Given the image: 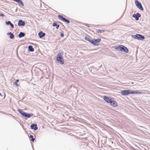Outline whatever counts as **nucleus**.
<instances>
[{
  "label": "nucleus",
  "mask_w": 150,
  "mask_h": 150,
  "mask_svg": "<svg viewBox=\"0 0 150 150\" xmlns=\"http://www.w3.org/2000/svg\"><path fill=\"white\" fill-rule=\"evenodd\" d=\"M63 54V52L62 51L61 52H59L57 54L56 58L57 61L58 62H59L61 64H64V62L62 57Z\"/></svg>",
  "instance_id": "nucleus-1"
},
{
  "label": "nucleus",
  "mask_w": 150,
  "mask_h": 150,
  "mask_svg": "<svg viewBox=\"0 0 150 150\" xmlns=\"http://www.w3.org/2000/svg\"><path fill=\"white\" fill-rule=\"evenodd\" d=\"M121 94L122 95H127L129 94H141V92H139L138 91H132L129 90H126L122 91L121 92Z\"/></svg>",
  "instance_id": "nucleus-2"
},
{
  "label": "nucleus",
  "mask_w": 150,
  "mask_h": 150,
  "mask_svg": "<svg viewBox=\"0 0 150 150\" xmlns=\"http://www.w3.org/2000/svg\"><path fill=\"white\" fill-rule=\"evenodd\" d=\"M103 99L108 103H115L114 99L112 98L108 97L105 96L103 97Z\"/></svg>",
  "instance_id": "nucleus-3"
},
{
  "label": "nucleus",
  "mask_w": 150,
  "mask_h": 150,
  "mask_svg": "<svg viewBox=\"0 0 150 150\" xmlns=\"http://www.w3.org/2000/svg\"><path fill=\"white\" fill-rule=\"evenodd\" d=\"M135 39H137L139 40H143L145 39L144 37L140 34H137L135 35H134L132 36Z\"/></svg>",
  "instance_id": "nucleus-4"
},
{
  "label": "nucleus",
  "mask_w": 150,
  "mask_h": 150,
  "mask_svg": "<svg viewBox=\"0 0 150 150\" xmlns=\"http://www.w3.org/2000/svg\"><path fill=\"white\" fill-rule=\"evenodd\" d=\"M101 40V39L100 38H98L97 39H94V40H92L91 43L95 45L98 46L99 45V43Z\"/></svg>",
  "instance_id": "nucleus-5"
},
{
  "label": "nucleus",
  "mask_w": 150,
  "mask_h": 150,
  "mask_svg": "<svg viewBox=\"0 0 150 150\" xmlns=\"http://www.w3.org/2000/svg\"><path fill=\"white\" fill-rule=\"evenodd\" d=\"M135 3L137 7L140 10L142 11H143V8L141 4L139 3L138 1L135 0Z\"/></svg>",
  "instance_id": "nucleus-6"
},
{
  "label": "nucleus",
  "mask_w": 150,
  "mask_h": 150,
  "mask_svg": "<svg viewBox=\"0 0 150 150\" xmlns=\"http://www.w3.org/2000/svg\"><path fill=\"white\" fill-rule=\"evenodd\" d=\"M58 17L59 19L60 20L62 21L68 23H70V21L68 20L65 19V18H64V17H63L59 15L58 16Z\"/></svg>",
  "instance_id": "nucleus-7"
},
{
  "label": "nucleus",
  "mask_w": 150,
  "mask_h": 150,
  "mask_svg": "<svg viewBox=\"0 0 150 150\" xmlns=\"http://www.w3.org/2000/svg\"><path fill=\"white\" fill-rule=\"evenodd\" d=\"M30 127L31 129H34L35 130H37L38 129V127L36 124H33Z\"/></svg>",
  "instance_id": "nucleus-8"
},
{
  "label": "nucleus",
  "mask_w": 150,
  "mask_h": 150,
  "mask_svg": "<svg viewBox=\"0 0 150 150\" xmlns=\"http://www.w3.org/2000/svg\"><path fill=\"white\" fill-rule=\"evenodd\" d=\"M25 23L24 21H23L22 20H19L18 21V25L19 26H23L25 25Z\"/></svg>",
  "instance_id": "nucleus-9"
},
{
  "label": "nucleus",
  "mask_w": 150,
  "mask_h": 150,
  "mask_svg": "<svg viewBox=\"0 0 150 150\" xmlns=\"http://www.w3.org/2000/svg\"><path fill=\"white\" fill-rule=\"evenodd\" d=\"M45 35V33H43L42 31H40L38 33V35L40 38H42Z\"/></svg>",
  "instance_id": "nucleus-10"
},
{
  "label": "nucleus",
  "mask_w": 150,
  "mask_h": 150,
  "mask_svg": "<svg viewBox=\"0 0 150 150\" xmlns=\"http://www.w3.org/2000/svg\"><path fill=\"white\" fill-rule=\"evenodd\" d=\"M90 37L89 36H86L85 37V40L87 41H88L90 43H91L92 40L90 38Z\"/></svg>",
  "instance_id": "nucleus-11"
},
{
  "label": "nucleus",
  "mask_w": 150,
  "mask_h": 150,
  "mask_svg": "<svg viewBox=\"0 0 150 150\" xmlns=\"http://www.w3.org/2000/svg\"><path fill=\"white\" fill-rule=\"evenodd\" d=\"M33 115L32 114L26 113H25V114L24 115V116L27 117H30Z\"/></svg>",
  "instance_id": "nucleus-12"
},
{
  "label": "nucleus",
  "mask_w": 150,
  "mask_h": 150,
  "mask_svg": "<svg viewBox=\"0 0 150 150\" xmlns=\"http://www.w3.org/2000/svg\"><path fill=\"white\" fill-rule=\"evenodd\" d=\"M124 46L122 45H119L117 48L119 49L120 51H122L123 50V49H124Z\"/></svg>",
  "instance_id": "nucleus-13"
},
{
  "label": "nucleus",
  "mask_w": 150,
  "mask_h": 150,
  "mask_svg": "<svg viewBox=\"0 0 150 150\" xmlns=\"http://www.w3.org/2000/svg\"><path fill=\"white\" fill-rule=\"evenodd\" d=\"M96 33H103L105 31L104 30H101L100 29H96Z\"/></svg>",
  "instance_id": "nucleus-14"
},
{
  "label": "nucleus",
  "mask_w": 150,
  "mask_h": 150,
  "mask_svg": "<svg viewBox=\"0 0 150 150\" xmlns=\"http://www.w3.org/2000/svg\"><path fill=\"white\" fill-rule=\"evenodd\" d=\"M18 112L22 115L23 116H24V115L25 114V112H24L21 109H18Z\"/></svg>",
  "instance_id": "nucleus-15"
},
{
  "label": "nucleus",
  "mask_w": 150,
  "mask_h": 150,
  "mask_svg": "<svg viewBox=\"0 0 150 150\" xmlns=\"http://www.w3.org/2000/svg\"><path fill=\"white\" fill-rule=\"evenodd\" d=\"M25 35L24 33L22 32H20L18 35V37L19 38H21L24 37Z\"/></svg>",
  "instance_id": "nucleus-16"
},
{
  "label": "nucleus",
  "mask_w": 150,
  "mask_h": 150,
  "mask_svg": "<svg viewBox=\"0 0 150 150\" xmlns=\"http://www.w3.org/2000/svg\"><path fill=\"white\" fill-rule=\"evenodd\" d=\"M29 50L31 52H33L34 50V49L33 48V47L31 45H29L28 47Z\"/></svg>",
  "instance_id": "nucleus-17"
},
{
  "label": "nucleus",
  "mask_w": 150,
  "mask_h": 150,
  "mask_svg": "<svg viewBox=\"0 0 150 150\" xmlns=\"http://www.w3.org/2000/svg\"><path fill=\"white\" fill-rule=\"evenodd\" d=\"M8 34L10 35V38L11 39H13L14 38V35L11 32L8 33Z\"/></svg>",
  "instance_id": "nucleus-18"
},
{
  "label": "nucleus",
  "mask_w": 150,
  "mask_h": 150,
  "mask_svg": "<svg viewBox=\"0 0 150 150\" xmlns=\"http://www.w3.org/2000/svg\"><path fill=\"white\" fill-rule=\"evenodd\" d=\"M53 26L54 27H56L57 29H58L59 27V25H57L56 23H53Z\"/></svg>",
  "instance_id": "nucleus-19"
},
{
  "label": "nucleus",
  "mask_w": 150,
  "mask_h": 150,
  "mask_svg": "<svg viewBox=\"0 0 150 150\" xmlns=\"http://www.w3.org/2000/svg\"><path fill=\"white\" fill-rule=\"evenodd\" d=\"M123 50L126 53H127L128 52V49L125 46H124V49Z\"/></svg>",
  "instance_id": "nucleus-20"
},
{
  "label": "nucleus",
  "mask_w": 150,
  "mask_h": 150,
  "mask_svg": "<svg viewBox=\"0 0 150 150\" xmlns=\"http://www.w3.org/2000/svg\"><path fill=\"white\" fill-rule=\"evenodd\" d=\"M30 137L31 138V140L33 142H34L35 140V139L34 138H33V136L31 135L30 136Z\"/></svg>",
  "instance_id": "nucleus-21"
},
{
  "label": "nucleus",
  "mask_w": 150,
  "mask_h": 150,
  "mask_svg": "<svg viewBox=\"0 0 150 150\" xmlns=\"http://www.w3.org/2000/svg\"><path fill=\"white\" fill-rule=\"evenodd\" d=\"M133 16L134 18H135V20H139V18H138V17H137L136 15L135 14H134L133 15Z\"/></svg>",
  "instance_id": "nucleus-22"
},
{
  "label": "nucleus",
  "mask_w": 150,
  "mask_h": 150,
  "mask_svg": "<svg viewBox=\"0 0 150 150\" xmlns=\"http://www.w3.org/2000/svg\"><path fill=\"white\" fill-rule=\"evenodd\" d=\"M22 6H23L24 4L21 0H19V2L18 3Z\"/></svg>",
  "instance_id": "nucleus-23"
},
{
  "label": "nucleus",
  "mask_w": 150,
  "mask_h": 150,
  "mask_svg": "<svg viewBox=\"0 0 150 150\" xmlns=\"http://www.w3.org/2000/svg\"><path fill=\"white\" fill-rule=\"evenodd\" d=\"M6 24H7V25H10V24H11V22L10 21H6Z\"/></svg>",
  "instance_id": "nucleus-24"
},
{
  "label": "nucleus",
  "mask_w": 150,
  "mask_h": 150,
  "mask_svg": "<svg viewBox=\"0 0 150 150\" xmlns=\"http://www.w3.org/2000/svg\"><path fill=\"white\" fill-rule=\"evenodd\" d=\"M113 107H116L117 106V104H110Z\"/></svg>",
  "instance_id": "nucleus-25"
},
{
  "label": "nucleus",
  "mask_w": 150,
  "mask_h": 150,
  "mask_svg": "<svg viewBox=\"0 0 150 150\" xmlns=\"http://www.w3.org/2000/svg\"><path fill=\"white\" fill-rule=\"evenodd\" d=\"M136 15H137V17H138V18L139 17H141L140 14L139 13H137L136 14Z\"/></svg>",
  "instance_id": "nucleus-26"
},
{
  "label": "nucleus",
  "mask_w": 150,
  "mask_h": 150,
  "mask_svg": "<svg viewBox=\"0 0 150 150\" xmlns=\"http://www.w3.org/2000/svg\"><path fill=\"white\" fill-rule=\"evenodd\" d=\"M14 85H15L17 87H18L19 85L18 84V83L16 82H15L14 83Z\"/></svg>",
  "instance_id": "nucleus-27"
},
{
  "label": "nucleus",
  "mask_w": 150,
  "mask_h": 150,
  "mask_svg": "<svg viewBox=\"0 0 150 150\" xmlns=\"http://www.w3.org/2000/svg\"><path fill=\"white\" fill-rule=\"evenodd\" d=\"M10 25L11 26V27L12 28H13L14 27L13 25L11 23V24H10Z\"/></svg>",
  "instance_id": "nucleus-28"
},
{
  "label": "nucleus",
  "mask_w": 150,
  "mask_h": 150,
  "mask_svg": "<svg viewBox=\"0 0 150 150\" xmlns=\"http://www.w3.org/2000/svg\"><path fill=\"white\" fill-rule=\"evenodd\" d=\"M61 36L62 37H63L64 36V34L63 33H61Z\"/></svg>",
  "instance_id": "nucleus-29"
},
{
  "label": "nucleus",
  "mask_w": 150,
  "mask_h": 150,
  "mask_svg": "<svg viewBox=\"0 0 150 150\" xmlns=\"http://www.w3.org/2000/svg\"><path fill=\"white\" fill-rule=\"evenodd\" d=\"M14 1H16V2L18 3L19 1V0H14Z\"/></svg>",
  "instance_id": "nucleus-30"
},
{
  "label": "nucleus",
  "mask_w": 150,
  "mask_h": 150,
  "mask_svg": "<svg viewBox=\"0 0 150 150\" xmlns=\"http://www.w3.org/2000/svg\"><path fill=\"white\" fill-rule=\"evenodd\" d=\"M19 81V80L18 79H17L16 80L15 82H16L17 83V82H18Z\"/></svg>",
  "instance_id": "nucleus-31"
},
{
  "label": "nucleus",
  "mask_w": 150,
  "mask_h": 150,
  "mask_svg": "<svg viewBox=\"0 0 150 150\" xmlns=\"http://www.w3.org/2000/svg\"><path fill=\"white\" fill-rule=\"evenodd\" d=\"M0 96H2V95L0 93Z\"/></svg>",
  "instance_id": "nucleus-32"
}]
</instances>
